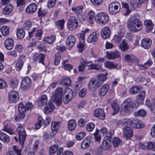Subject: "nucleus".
I'll return each instance as SVG.
<instances>
[{"label":"nucleus","mask_w":155,"mask_h":155,"mask_svg":"<svg viewBox=\"0 0 155 155\" xmlns=\"http://www.w3.org/2000/svg\"><path fill=\"white\" fill-rule=\"evenodd\" d=\"M88 70H98L100 69L101 65L96 64H91L87 66Z\"/></svg>","instance_id":"bf43d9fd"},{"label":"nucleus","mask_w":155,"mask_h":155,"mask_svg":"<svg viewBox=\"0 0 155 155\" xmlns=\"http://www.w3.org/2000/svg\"><path fill=\"white\" fill-rule=\"evenodd\" d=\"M111 140H108L107 139H105L101 143V148L104 150H109L111 147Z\"/></svg>","instance_id":"393cba45"},{"label":"nucleus","mask_w":155,"mask_h":155,"mask_svg":"<svg viewBox=\"0 0 155 155\" xmlns=\"http://www.w3.org/2000/svg\"><path fill=\"white\" fill-rule=\"evenodd\" d=\"M65 21L64 19L59 20L55 22V26L61 30H63Z\"/></svg>","instance_id":"49530a36"},{"label":"nucleus","mask_w":155,"mask_h":155,"mask_svg":"<svg viewBox=\"0 0 155 155\" xmlns=\"http://www.w3.org/2000/svg\"><path fill=\"white\" fill-rule=\"evenodd\" d=\"M104 65L105 67L109 69L116 68L118 66V64H114L113 62L108 61L105 62L104 63Z\"/></svg>","instance_id":"09e8293b"},{"label":"nucleus","mask_w":155,"mask_h":155,"mask_svg":"<svg viewBox=\"0 0 155 155\" xmlns=\"http://www.w3.org/2000/svg\"><path fill=\"white\" fill-rule=\"evenodd\" d=\"M25 31L23 29L20 28L17 29L16 35L19 39H23L25 36Z\"/></svg>","instance_id":"a18cd8bd"},{"label":"nucleus","mask_w":155,"mask_h":155,"mask_svg":"<svg viewBox=\"0 0 155 155\" xmlns=\"http://www.w3.org/2000/svg\"><path fill=\"white\" fill-rule=\"evenodd\" d=\"M120 9V5L117 2L111 3L109 6V11L110 14L111 15H115L118 13Z\"/></svg>","instance_id":"0eeeda50"},{"label":"nucleus","mask_w":155,"mask_h":155,"mask_svg":"<svg viewBox=\"0 0 155 155\" xmlns=\"http://www.w3.org/2000/svg\"><path fill=\"white\" fill-rule=\"evenodd\" d=\"M24 64V62L17 60L15 64V69L17 71H20L21 69Z\"/></svg>","instance_id":"774afa93"},{"label":"nucleus","mask_w":155,"mask_h":155,"mask_svg":"<svg viewBox=\"0 0 155 155\" xmlns=\"http://www.w3.org/2000/svg\"><path fill=\"white\" fill-rule=\"evenodd\" d=\"M13 8V6L10 4H7L3 9L2 13L3 14L7 15L9 14Z\"/></svg>","instance_id":"c9c22d12"},{"label":"nucleus","mask_w":155,"mask_h":155,"mask_svg":"<svg viewBox=\"0 0 155 155\" xmlns=\"http://www.w3.org/2000/svg\"><path fill=\"white\" fill-rule=\"evenodd\" d=\"M91 61H87L86 59L82 58L80 61V64L78 66V71L79 72H83L84 71L85 68L88 66V64L91 63Z\"/></svg>","instance_id":"2eb2a0df"},{"label":"nucleus","mask_w":155,"mask_h":155,"mask_svg":"<svg viewBox=\"0 0 155 155\" xmlns=\"http://www.w3.org/2000/svg\"><path fill=\"white\" fill-rule=\"evenodd\" d=\"M109 88L108 84H106L103 85L99 90L98 94L100 97H103L107 92Z\"/></svg>","instance_id":"6ab92c4d"},{"label":"nucleus","mask_w":155,"mask_h":155,"mask_svg":"<svg viewBox=\"0 0 155 155\" xmlns=\"http://www.w3.org/2000/svg\"><path fill=\"white\" fill-rule=\"evenodd\" d=\"M83 9V6L81 5L78 7H72L71 9L72 12L78 16L82 12Z\"/></svg>","instance_id":"c03bdc74"},{"label":"nucleus","mask_w":155,"mask_h":155,"mask_svg":"<svg viewBox=\"0 0 155 155\" xmlns=\"http://www.w3.org/2000/svg\"><path fill=\"white\" fill-rule=\"evenodd\" d=\"M108 75L107 73H106L105 74H99L97 75V78L100 81H102V82H104L107 80V76Z\"/></svg>","instance_id":"052dcab7"},{"label":"nucleus","mask_w":155,"mask_h":155,"mask_svg":"<svg viewBox=\"0 0 155 155\" xmlns=\"http://www.w3.org/2000/svg\"><path fill=\"white\" fill-rule=\"evenodd\" d=\"M100 34L102 38L106 39L110 37L111 31L108 26H105L102 29Z\"/></svg>","instance_id":"4468645a"},{"label":"nucleus","mask_w":155,"mask_h":155,"mask_svg":"<svg viewBox=\"0 0 155 155\" xmlns=\"http://www.w3.org/2000/svg\"><path fill=\"white\" fill-rule=\"evenodd\" d=\"M0 140L4 142L8 143L10 141V138L5 134L1 132L0 133Z\"/></svg>","instance_id":"37998d69"},{"label":"nucleus","mask_w":155,"mask_h":155,"mask_svg":"<svg viewBox=\"0 0 155 155\" xmlns=\"http://www.w3.org/2000/svg\"><path fill=\"white\" fill-rule=\"evenodd\" d=\"M61 83L62 85L65 86H70L71 83V81L69 77L63 78L61 81Z\"/></svg>","instance_id":"5fc2aeb1"},{"label":"nucleus","mask_w":155,"mask_h":155,"mask_svg":"<svg viewBox=\"0 0 155 155\" xmlns=\"http://www.w3.org/2000/svg\"><path fill=\"white\" fill-rule=\"evenodd\" d=\"M68 93L65 96L63 100L64 103L65 104L68 103L73 98V92L72 90L68 89Z\"/></svg>","instance_id":"a878e982"},{"label":"nucleus","mask_w":155,"mask_h":155,"mask_svg":"<svg viewBox=\"0 0 155 155\" xmlns=\"http://www.w3.org/2000/svg\"><path fill=\"white\" fill-rule=\"evenodd\" d=\"M145 105L147 106L151 111H153L155 108V99L151 100H147Z\"/></svg>","instance_id":"473e14b6"},{"label":"nucleus","mask_w":155,"mask_h":155,"mask_svg":"<svg viewBox=\"0 0 155 155\" xmlns=\"http://www.w3.org/2000/svg\"><path fill=\"white\" fill-rule=\"evenodd\" d=\"M31 80L28 77H26L21 82V88L22 91H26L31 87Z\"/></svg>","instance_id":"6e6552de"},{"label":"nucleus","mask_w":155,"mask_h":155,"mask_svg":"<svg viewBox=\"0 0 155 155\" xmlns=\"http://www.w3.org/2000/svg\"><path fill=\"white\" fill-rule=\"evenodd\" d=\"M37 49L39 50L40 52H47V48L45 43L40 44L37 47Z\"/></svg>","instance_id":"4d7b16f0"},{"label":"nucleus","mask_w":155,"mask_h":155,"mask_svg":"<svg viewBox=\"0 0 155 155\" xmlns=\"http://www.w3.org/2000/svg\"><path fill=\"white\" fill-rule=\"evenodd\" d=\"M54 109V106L51 102H49L45 107L44 112L45 114H48L51 112Z\"/></svg>","instance_id":"c85d7f7f"},{"label":"nucleus","mask_w":155,"mask_h":155,"mask_svg":"<svg viewBox=\"0 0 155 155\" xmlns=\"http://www.w3.org/2000/svg\"><path fill=\"white\" fill-rule=\"evenodd\" d=\"M62 123V121H53L51 123V130H53L58 131L61 124Z\"/></svg>","instance_id":"e433bc0d"},{"label":"nucleus","mask_w":155,"mask_h":155,"mask_svg":"<svg viewBox=\"0 0 155 155\" xmlns=\"http://www.w3.org/2000/svg\"><path fill=\"white\" fill-rule=\"evenodd\" d=\"M48 99L47 96L45 95H43L39 97L38 102V104L40 107H41L47 102Z\"/></svg>","instance_id":"2f4dec72"},{"label":"nucleus","mask_w":155,"mask_h":155,"mask_svg":"<svg viewBox=\"0 0 155 155\" xmlns=\"http://www.w3.org/2000/svg\"><path fill=\"white\" fill-rule=\"evenodd\" d=\"M91 143V138L89 137H86L82 142L81 146V149L84 150L87 148Z\"/></svg>","instance_id":"5701e85b"},{"label":"nucleus","mask_w":155,"mask_h":155,"mask_svg":"<svg viewBox=\"0 0 155 155\" xmlns=\"http://www.w3.org/2000/svg\"><path fill=\"white\" fill-rule=\"evenodd\" d=\"M94 116L102 120H104L105 117V113L104 110L101 108H97L94 111Z\"/></svg>","instance_id":"9d476101"},{"label":"nucleus","mask_w":155,"mask_h":155,"mask_svg":"<svg viewBox=\"0 0 155 155\" xmlns=\"http://www.w3.org/2000/svg\"><path fill=\"white\" fill-rule=\"evenodd\" d=\"M141 88L140 86H133L129 90V93L131 94H135L139 93L140 90Z\"/></svg>","instance_id":"ea45409f"},{"label":"nucleus","mask_w":155,"mask_h":155,"mask_svg":"<svg viewBox=\"0 0 155 155\" xmlns=\"http://www.w3.org/2000/svg\"><path fill=\"white\" fill-rule=\"evenodd\" d=\"M144 25L146 26V30L147 31L150 32L153 28L154 24L151 20L145 21Z\"/></svg>","instance_id":"58836bf2"},{"label":"nucleus","mask_w":155,"mask_h":155,"mask_svg":"<svg viewBox=\"0 0 155 155\" xmlns=\"http://www.w3.org/2000/svg\"><path fill=\"white\" fill-rule=\"evenodd\" d=\"M111 106L114 110V114H117L119 111V107L116 101L114 100L112 102Z\"/></svg>","instance_id":"8fccbe9b"},{"label":"nucleus","mask_w":155,"mask_h":155,"mask_svg":"<svg viewBox=\"0 0 155 155\" xmlns=\"http://www.w3.org/2000/svg\"><path fill=\"white\" fill-rule=\"evenodd\" d=\"M119 47L122 52L126 51L130 48L129 45L125 42V39L123 40L121 43L120 44Z\"/></svg>","instance_id":"f704fd0d"},{"label":"nucleus","mask_w":155,"mask_h":155,"mask_svg":"<svg viewBox=\"0 0 155 155\" xmlns=\"http://www.w3.org/2000/svg\"><path fill=\"white\" fill-rule=\"evenodd\" d=\"M38 16L39 18H41L45 16L48 12L47 9H43L40 8L38 9Z\"/></svg>","instance_id":"864d4df0"},{"label":"nucleus","mask_w":155,"mask_h":155,"mask_svg":"<svg viewBox=\"0 0 155 155\" xmlns=\"http://www.w3.org/2000/svg\"><path fill=\"white\" fill-rule=\"evenodd\" d=\"M20 124L17 127L16 131L18 134V140L22 146H24V141L26 138V134L25 129Z\"/></svg>","instance_id":"423d86ee"},{"label":"nucleus","mask_w":155,"mask_h":155,"mask_svg":"<svg viewBox=\"0 0 155 155\" xmlns=\"http://www.w3.org/2000/svg\"><path fill=\"white\" fill-rule=\"evenodd\" d=\"M95 13L93 11H89L87 15V20L88 22L91 24H93L95 21Z\"/></svg>","instance_id":"4be33fe9"},{"label":"nucleus","mask_w":155,"mask_h":155,"mask_svg":"<svg viewBox=\"0 0 155 155\" xmlns=\"http://www.w3.org/2000/svg\"><path fill=\"white\" fill-rule=\"evenodd\" d=\"M123 104L124 105L122 108V111L125 113H128L133 108H137L139 105V102L132 101L131 98H128L124 101Z\"/></svg>","instance_id":"f03ea898"},{"label":"nucleus","mask_w":155,"mask_h":155,"mask_svg":"<svg viewBox=\"0 0 155 155\" xmlns=\"http://www.w3.org/2000/svg\"><path fill=\"white\" fill-rule=\"evenodd\" d=\"M37 5L35 3H32L30 4L25 9L26 12L28 14H32L37 10Z\"/></svg>","instance_id":"f3484780"},{"label":"nucleus","mask_w":155,"mask_h":155,"mask_svg":"<svg viewBox=\"0 0 155 155\" xmlns=\"http://www.w3.org/2000/svg\"><path fill=\"white\" fill-rule=\"evenodd\" d=\"M148 0H135L134 3H130V5L136 6L138 8L140 7L142 3H144L147 2Z\"/></svg>","instance_id":"de8ad7c7"},{"label":"nucleus","mask_w":155,"mask_h":155,"mask_svg":"<svg viewBox=\"0 0 155 155\" xmlns=\"http://www.w3.org/2000/svg\"><path fill=\"white\" fill-rule=\"evenodd\" d=\"M122 7L126 9V12L124 14V15L126 16H128L131 12V10L130 9L128 3L122 2Z\"/></svg>","instance_id":"603ef678"},{"label":"nucleus","mask_w":155,"mask_h":155,"mask_svg":"<svg viewBox=\"0 0 155 155\" xmlns=\"http://www.w3.org/2000/svg\"><path fill=\"white\" fill-rule=\"evenodd\" d=\"M147 112L144 109H140L137 111L135 112L134 115L138 117V116L144 117L146 115Z\"/></svg>","instance_id":"13d9d810"},{"label":"nucleus","mask_w":155,"mask_h":155,"mask_svg":"<svg viewBox=\"0 0 155 155\" xmlns=\"http://www.w3.org/2000/svg\"><path fill=\"white\" fill-rule=\"evenodd\" d=\"M146 92L145 91H142L137 95L136 97L135 101H137L143 104V101L145 98Z\"/></svg>","instance_id":"7c9ffc66"},{"label":"nucleus","mask_w":155,"mask_h":155,"mask_svg":"<svg viewBox=\"0 0 155 155\" xmlns=\"http://www.w3.org/2000/svg\"><path fill=\"white\" fill-rule=\"evenodd\" d=\"M121 140L118 137H114L112 140L113 146L115 148L117 147L122 143Z\"/></svg>","instance_id":"a19ab883"},{"label":"nucleus","mask_w":155,"mask_h":155,"mask_svg":"<svg viewBox=\"0 0 155 155\" xmlns=\"http://www.w3.org/2000/svg\"><path fill=\"white\" fill-rule=\"evenodd\" d=\"M56 39V36L52 35L50 36L45 37L44 38L43 41L45 42V43H48L50 44L53 43Z\"/></svg>","instance_id":"4c0bfd02"},{"label":"nucleus","mask_w":155,"mask_h":155,"mask_svg":"<svg viewBox=\"0 0 155 155\" xmlns=\"http://www.w3.org/2000/svg\"><path fill=\"white\" fill-rule=\"evenodd\" d=\"M45 57V54L42 53L38 54V53H35L34 54L32 58L34 61L36 62L38 61L39 63H41L43 65H45L44 61Z\"/></svg>","instance_id":"f8f14e48"},{"label":"nucleus","mask_w":155,"mask_h":155,"mask_svg":"<svg viewBox=\"0 0 155 155\" xmlns=\"http://www.w3.org/2000/svg\"><path fill=\"white\" fill-rule=\"evenodd\" d=\"M123 137L127 139L130 138L133 135V131L131 128L123 129Z\"/></svg>","instance_id":"b1692460"},{"label":"nucleus","mask_w":155,"mask_h":155,"mask_svg":"<svg viewBox=\"0 0 155 155\" xmlns=\"http://www.w3.org/2000/svg\"><path fill=\"white\" fill-rule=\"evenodd\" d=\"M3 130L11 135L15 133V131L13 129L9 127L8 125H5Z\"/></svg>","instance_id":"680f3d73"},{"label":"nucleus","mask_w":155,"mask_h":155,"mask_svg":"<svg viewBox=\"0 0 155 155\" xmlns=\"http://www.w3.org/2000/svg\"><path fill=\"white\" fill-rule=\"evenodd\" d=\"M57 0H48L47 4V7L49 9L54 7L56 3Z\"/></svg>","instance_id":"338daca9"},{"label":"nucleus","mask_w":155,"mask_h":155,"mask_svg":"<svg viewBox=\"0 0 155 155\" xmlns=\"http://www.w3.org/2000/svg\"><path fill=\"white\" fill-rule=\"evenodd\" d=\"M76 38L72 35L68 36L66 38V46L68 49L70 50L76 42Z\"/></svg>","instance_id":"9b49d317"},{"label":"nucleus","mask_w":155,"mask_h":155,"mask_svg":"<svg viewBox=\"0 0 155 155\" xmlns=\"http://www.w3.org/2000/svg\"><path fill=\"white\" fill-rule=\"evenodd\" d=\"M85 133L84 132L77 133L75 135V139L78 140H81L85 137Z\"/></svg>","instance_id":"e2e57ef3"},{"label":"nucleus","mask_w":155,"mask_h":155,"mask_svg":"<svg viewBox=\"0 0 155 155\" xmlns=\"http://www.w3.org/2000/svg\"><path fill=\"white\" fill-rule=\"evenodd\" d=\"M67 25L70 31H74L77 29L78 22L76 17L74 16H70L67 21Z\"/></svg>","instance_id":"20e7f679"},{"label":"nucleus","mask_w":155,"mask_h":155,"mask_svg":"<svg viewBox=\"0 0 155 155\" xmlns=\"http://www.w3.org/2000/svg\"><path fill=\"white\" fill-rule=\"evenodd\" d=\"M106 57L110 60L120 58V52L116 50L114 51H107Z\"/></svg>","instance_id":"ddd939ff"},{"label":"nucleus","mask_w":155,"mask_h":155,"mask_svg":"<svg viewBox=\"0 0 155 155\" xmlns=\"http://www.w3.org/2000/svg\"><path fill=\"white\" fill-rule=\"evenodd\" d=\"M67 126L68 130L73 131L75 130L77 124L74 120L71 119L68 121Z\"/></svg>","instance_id":"c756f323"},{"label":"nucleus","mask_w":155,"mask_h":155,"mask_svg":"<svg viewBox=\"0 0 155 155\" xmlns=\"http://www.w3.org/2000/svg\"><path fill=\"white\" fill-rule=\"evenodd\" d=\"M127 26L129 31L133 32L139 31L142 28V22L137 18H130L127 22Z\"/></svg>","instance_id":"f257e3e1"},{"label":"nucleus","mask_w":155,"mask_h":155,"mask_svg":"<svg viewBox=\"0 0 155 155\" xmlns=\"http://www.w3.org/2000/svg\"><path fill=\"white\" fill-rule=\"evenodd\" d=\"M153 64V62L151 59L150 58L148 61L144 64H139L138 66L139 69L140 70H146L147 69L149 66H151Z\"/></svg>","instance_id":"72a5a7b5"},{"label":"nucleus","mask_w":155,"mask_h":155,"mask_svg":"<svg viewBox=\"0 0 155 155\" xmlns=\"http://www.w3.org/2000/svg\"><path fill=\"white\" fill-rule=\"evenodd\" d=\"M9 101L11 103H16L18 101L19 96L17 91H12L8 94Z\"/></svg>","instance_id":"1a4fd4ad"},{"label":"nucleus","mask_w":155,"mask_h":155,"mask_svg":"<svg viewBox=\"0 0 155 155\" xmlns=\"http://www.w3.org/2000/svg\"><path fill=\"white\" fill-rule=\"evenodd\" d=\"M142 121L137 119H134L132 120V126L135 128H140L144 127Z\"/></svg>","instance_id":"aec40b11"},{"label":"nucleus","mask_w":155,"mask_h":155,"mask_svg":"<svg viewBox=\"0 0 155 155\" xmlns=\"http://www.w3.org/2000/svg\"><path fill=\"white\" fill-rule=\"evenodd\" d=\"M121 124L123 127V129H128L131 128V125H132V120L129 118H125L121 121Z\"/></svg>","instance_id":"412c9836"},{"label":"nucleus","mask_w":155,"mask_h":155,"mask_svg":"<svg viewBox=\"0 0 155 155\" xmlns=\"http://www.w3.org/2000/svg\"><path fill=\"white\" fill-rule=\"evenodd\" d=\"M4 44L5 47L7 49L11 50L14 47V40L11 38H8L5 41Z\"/></svg>","instance_id":"a211bd4d"},{"label":"nucleus","mask_w":155,"mask_h":155,"mask_svg":"<svg viewBox=\"0 0 155 155\" xmlns=\"http://www.w3.org/2000/svg\"><path fill=\"white\" fill-rule=\"evenodd\" d=\"M18 109L19 112L23 114H25V112L27 110L25 106L22 103L19 104Z\"/></svg>","instance_id":"69168bd1"},{"label":"nucleus","mask_w":155,"mask_h":155,"mask_svg":"<svg viewBox=\"0 0 155 155\" xmlns=\"http://www.w3.org/2000/svg\"><path fill=\"white\" fill-rule=\"evenodd\" d=\"M62 88L58 87L56 89L54 94L51 97L52 101L57 106H59L62 103Z\"/></svg>","instance_id":"39448f33"},{"label":"nucleus","mask_w":155,"mask_h":155,"mask_svg":"<svg viewBox=\"0 0 155 155\" xmlns=\"http://www.w3.org/2000/svg\"><path fill=\"white\" fill-rule=\"evenodd\" d=\"M0 31L2 35L4 36H7L9 34V28L6 26H3L0 28Z\"/></svg>","instance_id":"79ce46f5"},{"label":"nucleus","mask_w":155,"mask_h":155,"mask_svg":"<svg viewBox=\"0 0 155 155\" xmlns=\"http://www.w3.org/2000/svg\"><path fill=\"white\" fill-rule=\"evenodd\" d=\"M99 35L96 32H93L88 36L87 38V41L89 43H93L97 41L98 39Z\"/></svg>","instance_id":"dca6fc26"},{"label":"nucleus","mask_w":155,"mask_h":155,"mask_svg":"<svg viewBox=\"0 0 155 155\" xmlns=\"http://www.w3.org/2000/svg\"><path fill=\"white\" fill-rule=\"evenodd\" d=\"M110 19L108 15L105 12H99L95 16L96 22L100 24L105 25L107 24Z\"/></svg>","instance_id":"7ed1b4c3"},{"label":"nucleus","mask_w":155,"mask_h":155,"mask_svg":"<svg viewBox=\"0 0 155 155\" xmlns=\"http://www.w3.org/2000/svg\"><path fill=\"white\" fill-rule=\"evenodd\" d=\"M125 60L128 62H136L138 61V59L132 54H126L124 56Z\"/></svg>","instance_id":"cd10ccee"},{"label":"nucleus","mask_w":155,"mask_h":155,"mask_svg":"<svg viewBox=\"0 0 155 155\" xmlns=\"http://www.w3.org/2000/svg\"><path fill=\"white\" fill-rule=\"evenodd\" d=\"M96 79L94 78H92L88 84V88L90 91H92L95 88Z\"/></svg>","instance_id":"6e6d98bb"},{"label":"nucleus","mask_w":155,"mask_h":155,"mask_svg":"<svg viewBox=\"0 0 155 155\" xmlns=\"http://www.w3.org/2000/svg\"><path fill=\"white\" fill-rule=\"evenodd\" d=\"M44 120L41 116H39L37 122L35 124V126L36 129L40 128L44 124Z\"/></svg>","instance_id":"3c124183"},{"label":"nucleus","mask_w":155,"mask_h":155,"mask_svg":"<svg viewBox=\"0 0 155 155\" xmlns=\"http://www.w3.org/2000/svg\"><path fill=\"white\" fill-rule=\"evenodd\" d=\"M12 149L13 152L17 155H22L21 154V149L16 146H13Z\"/></svg>","instance_id":"0e129e2a"},{"label":"nucleus","mask_w":155,"mask_h":155,"mask_svg":"<svg viewBox=\"0 0 155 155\" xmlns=\"http://www.w3.org/2000/svg\"><path fill=\"white\" fill-rule=\"evenodd\" d=\"M151 43L152 41L150 39L144 38L141 40V45L144 48L148 49L150 47Z\"/></svg>","instance_id":"bb28decb"}]
</instances>
